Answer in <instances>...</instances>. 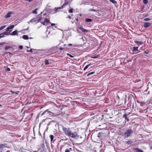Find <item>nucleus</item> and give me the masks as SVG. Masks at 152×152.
Masks as SVG:
<instances>
[{"instance_id":"nucleus-37","label":"nucleus","mask_w":152,"mask_h":152,"mask_svg":"<svg viewBox=\"0 0 152 152\" xmlns=\"http://www.w3.org/2000/svg\"><path fill=\"white\" fill-rule=\"evenodd\" d=\"M19 48L20 50H22L23 49V46L22 45H19Z\"/></svg>"},{"instance_id":"nucleus-18","label":"nucleus","mask_w":152,"mask_h":152,"mask_svg":"<svg viewBox=\"0 0 152 152\" xmlns=\"http://www.w3.org/2000/svg\"><path fill=\"white\" fill-rule=\"evenodd\" d=\"M72 151V149L71 148H70L68 149L67 148L65 150V152H71Z\"/></svg>"},{"instance_id":"nucleus-5","label":"nucleus","mask_w":152,"mask_h":152,"mask_svg":"<svg viewBox=\"0 0 152 152\" xmlns=\"http://www.w3.org/2000/svg\"><path fill=\"white\" fill-rule=\"evenodd\" d=\"M14 27V26L13 25H12L9 26L8 27V28L6 29L7 31H12V29Z\"/></svg>"},{"instance_id":"nucleus-25","label":"nucleus","mask_w":152,"mask_h":152,"mask_svg":"<svg viewBox=\"0 0 152 152\" xmlns=\"http://www.w3.org/2000/svg\"><path fill=\"white\" fill-rule=\"evenodd\" d=\"M50 137L51 140V142H52L54 138V136L52 135H51L50 136Z\"/></svg>"},{"instance_id":"nucleus-55","label":"nucleus","mask_w":152,"mask_h":152,"mask_svg":"<svg viewBox=\"0 0 152 152\" xmlns=\"http://www.w3.org/2000/svg\"><path fill=\"white\" fill-rule=\"evenodd\" d=\"M1 105H0V106H1Z\"/></svg>"},{"instance_id":"nucleus-30","label":"nucleus","mask_w":152,"mask_h":152,"mask_svg":"<svg viewBox=\"0 0 152 152\" xmlns=\"http://www.w3.org/2000/svg\"><path fill=\"white\" fill-rule=\"evenodd\" d=\"M6 27V25H4L2 26L1 27H0V30H2L4 28Z\"/></svg>"},{"instance_id":"nucleus-8","label":"nucleus","mask_w":152,"mask_h":152,"mask_svg":"<svg viewBox=\"0 0 152 152\" xmlns=\"http://www.w3.org/2000/svg\"><path fill=\"white\" fill-rule=\"evenodd\" d=\"M134 42L135 43H136L138 46L140 45H142L143 44V42H142V41H135Z\"/></svg>"},{"instance_id":"nucleus-52","label":"nucleus","mask_w":152,"mask_h":152,"mask_svg":"<svg viewBox=\"0 0 152 152\" xmlns=\"http://www.w3.org/2000/svg\"><path fill=\"white\" fill-rule=\"evenodd\" d=\"M80 16H81V14H80Z\"/></svg>"},{"instance_id":"nucleus-11","label":"nucleus","mask_w":152,"mask_h":152,"mask_svg":"<svg viewBox=\"0 0 152 152\" xmlns=\"http://www.w3.org/2000/svg\"><path fill=\"white\" fill-rule=\"evenodd\" d=\"M49 20L47 19H45L44 22H42L41 21V22L42 24L43 25H44L45 24V23H48L49 22Z\"/></svg>"},{"instance_id":"nucleus-29","label":"nucleus","mask_w":152,"mask_h":152,"mask_svg":"<svg viewBox=\"0 0 152 152\" xmlns=\"http://www.w3.org/2000/svg\"><path fill=\"white\" fill-rule=\"evenodd\" d=\"M11 48L12 47L11 46H6V47H5V50H8V49H9L10 48Z\"/></svg>"},{"instance_id":"nucleus-53","label":"nucleus","mask_w":152,"mask_h":152,"mask_svg":"<svg viewBox=\"0 0 152 152\" xmlns=\"http://www.w3.org/2000/svg\"><path fill=\"white\" fill-rule=\"evenodd\" d=\"M75 47V45H74V47Z\"/></svg>"},{"instance_id":"nucleus-39","label":"nucleus","mask_w":152,"mask_h":152,"mask_svg":"<svg viewBox=\"0 0 152 152\" xmlns=\"http://www.w3.org/2000/svg\"><path fill=\"white\" fill-rule=\"evenodd\" d=\"M66 18H69V19H71V17L70 16H68L67 17H66Z\"/></svg>"},{"instance_id":"nucleus-49","label":"nucleus","mask_w":152,"mask_h":152,"mask_svg":"<svg viewBox=\"0 0 152 152\" xmlns=\"http://www.w3.org/2000/svg\"><path fill=\"white\" fill-rule=\"evenodd\" d=\"M71 23H74V21H73H73H71Z\"/></svg>"},{"instance_id":"nucleus-38","label":"nucleus","mask_w":152,"mask_h":152,"mask_svg":"<svg viewBox=\"0 0 152 152\" xmlns=\"http://www.w3.org/2000/svg\"><path fill=\"white\" fill-rule=\"evenodd\" d=\"M27 51L28 52H32V49H31L30 50H27Z\"/></svg>"},{"instance_id":"nucleus-16","label":"nucleus","mask_w":152,"mask_h":152,"mask_svg":"<svg viewBox=\"0 0 152 152\" xmlns=\"http://www.w3.org/2000/svg\"><path fill=\"white\" fill-rule=\"evenodd\" d=\"M92 65V64L91 63L89 64H88L83 69L84 70H86L90 65Z\"/></svg>"},{"instance_id":"nucleus-19","label":"nucleus","mask_w":152,"mask_h":152,"mask_svg":"<svg viewBox=\"0 0 152 152\" xmlns=\"http://www.w3.org/2000/svg\"><path fill=\"white\" fill-rule=\"evenodd\" d=\"M125 119L127 121H129V119L127 117V115L126 114H125L123 116Z\"/></svg>"},{"instance_id":"nucleus-31","label":"nucleus","mask_w":152,"mask_h":152,"mask_svg":"<svg viewBox=\"0 0 152 152\" xmlns=\"http://www.w3.org/2000/svg\"><path fill=\"white\" fill-rule=\"evenodd\" d=\"M67 55L71 57V58H73L74 57V56L73 55H71L69 53H67Z\"/></svg>"},{"instance_id":"nucleus-34","label":"nucleus","mask_w":152,"mask_h":152,"mask_svg":"<svg viewBox=\"0 0 152 152\" xmlns=\"http://www.w3.org/2000/svg\"><path fill=\"white\" fill-rule=\"evenodd\" d=\"M143 1L144 3L145 4H146L148 2V1L147 0H143Z\"/></svg>"},{"instance_id":"nucleus-14","label":"nucleus","mask_w":152,"mask_h":152,"mask_svg":"<svg viewBox=\"0 0 152 152\" xmlns=\"http://www.w3.org/2000/svg\"><path fill=\"white\" fill-rule=\"evenodd\" d=\"M17 34L18 32L17 30H15L13 31L11 34V35H15Z\"/></svg>"},{"instance_id":"nucleus-4","label":"nucleus","mask_w":152,"mask_h":152,"mask_svg":"<svg viewBox=\"0 0 152 152\" xmlns=\"http://www.w3.org/2000/svg\"><path fill=\"white\" fill-rule=\"evenodd\" d=\"M70 3V2H68L66 0L65 1L64 4L61 7L57 8L56 10V11L57 12H58L59 10L63 9V8L64 7L65 5H68Z\"/></svg>"},{"instance_id":"nucleus-24","label":"nucleus","mask_w":152,"mask_h":152,"mask_svg":"<svg viewBox=\"0 0 152 152\" xmlns=\"http://www.w3.org/2000/svg\"><path fill=\"white\" fill-rule=\"evenodd\" d=\"M4 67L7 71H10L11 70L7 66H5Z\"/></svg>"},{"instance_id":"nucleus-47","label":"nucleus","mask_w":152,"mask_h":152,"mask_svg":"<svg viewBox=\"0 0 152 152\" xmlns=\"http://www.w3.org/2000/svg\"><path fill=\"white\" fill-rule=\"evenodd\" d=\"M55 25V24L54 23H52L51 24V25L52 26H54V25Z\"/></svg>"},{"instance_id":"nucleus-1","label":"nucleus","mask_w":152,"mask_h":152,"mask_svg":"<svg viewBox=\"0 0 152 152\" xmlns=\"http://www.w3.org/2000/svg\"><path fill=\"white\" fill-rule=\"evenodd\" d=\"M62 129L64 134L68 137L72 138H76L78 137L77 131L74 128H66L63 126Z\"/></svg>"},{"instance_id":"nucleus-6","label":"nucleus","mask_w":152,"mask_h":152,"mask_svg":"<svg viewBox=\"0 0 152 152\" xmlns=\"http://www.w3.org/2000/svg\"><path fill=\"white\" fill-rule=\"evenodd\" d=\"M151 25V24L149 23L145 22L144 23L143 25L144 27L145 28H147L149 27Z\"/></svg>"},{"instance_id":"nucleus-44","label":"nucleus","mask_w":152,"mask_h":152,"mask_svg":"<svg viewBox=\"0 0 152 152\" xmlns=\"http://www.w3.org/2000/svg\"><path fill=\"white\" fill-rule=\"evenodd\" d=\"M59 49H60V50H62L64 49V48H60Z\"/></svg>"},{"instance_id":"nucleus-27","label":"nucleus","mask_w":152,"mask_h":152,"mask_svg":"<svg viewBox=\"0 0 152 152\" xmlns=\"http://www.w3.org/2000/svg\"><path fill=\"white\" fill-rule=\"evenodd\" d=\"M46 112H48V113H50V111H48V110H45L44 112L42 114V115H44V114H45V113H46Z\"/></svg>"},{"instance_id":"nucleus-12","label":"nucleus","mask_w":152,"mask_h":152,"mask_svg":"<svg viewBox=\"0 0 152 152\" xmlns=\"http://www.w3.org/2000/svg\"><path fill=\"white\" fill-rule=\"evenodd\" d=\"M12 14V12H10L8 13L7 15H5V17L6 18L10 17Z\"/></svg>"},{"instance_id":"nucleus-36","label":"nucleus","mask_w":152,"mask_h":152,"mask_svg":"<svg viewBox=\"0 0 152 152\" xmlns=\"http://www.w3.org/2000/svg\"><path fill=\"white\" fill-rule=\"evenodd\" d=\"M132 143V142L130 141H128L126 142V144H130Z\"/></svg>"},{"instance_id":"nucleus-48","label":"nucleus","mask_w":152,"mask_h":152,"mask_svg":"<svg viewBox=\"0 0 152 152\" xmlns=\"http://www.w3.org/2000/svg\"><path fill=\"white\" fill-rule=\"evenodd\" d=\"M76 20L77 21H78V18H77L76 19Z\"/></svg>"},{"instance_id":"nucleus-50","label":"nucleus","mask_w":152,"mask_h":152,"mask_svg":"<svg viewBox=\"0 0 152 152\" xmlns=\"http://www.w3.org/2000/svg\"><path fill=\"white\" fill-rule=\"evenodd\" d=\"M93 58H96V57H94Z\"/></svg>"},{"instance_id":"nucleus-3","label":"nucleus","mask_w":152,"mask_h":152,"mask_svg":"<svg viewBox=\"0 0 152 152\" xmlns=\"http://www.w3.org/2000/svg\"><path fill=\"white\" fill-rule=\"evenodd\" d=\"M42 19L40 18L38 19H37L36 18H34L30 20V21L28 23H36L37 22H41V20Z\"/></svg>"},{"instance_id":"nucleus-42","label":"nucleus","mask_w":152,"mask_h":152,"mask_svg":"<svg viewBox=\"0 0 152 152\" xmlns=\"http://www.w3.org/2000/svg\"><path fill=\"white\" fill-rule=\"evenodd\" d=\"M100 136V133H99L98 134V137H99Z\"/></svg>"},{"instance_id":"nucleus-28","label":"nucleus","mask_w":152,"mask_h":152,"mask_svg":"<svg viewBox=\"0 0 152 152\" xmlns=\"http://www.w3.org/2000/svg\"><path fill=\"white\" fill-rule=\"evenodd\" d=\"M45 65H48L49 64V63L48 62V60H46L45 61Z\"/></svg>"},{"instance_id":"nucleus-17","label":"nucleus","mask_w":152,"mask_h":152,"mask_svg":"<svg viewBox=\"0 0 152 152\" xmlns=\"http://www.w3.org/2000/svg\"><path fill=\"white\" fill-rule=\"evenodd\" d=\"M10 92H11L12 94H16L18 95L19 94V91H14L12 90H10Z\"/></svg>"},{"instance_id":"nucleus-45","label":"nucleus","mask_w":152,"mask_h":152,"mask_svg":"<svg viewBox=\"0 0 152 152\" xmlns=\"http://www.w3.org/2000/svg\"><path fill=\"white\" fill-rule=\"evenodd\" d=\"M6 53H7L9 54H12L10 52H6Z\"/></svg>"},{"instance_id":"nucleus-33","label":"nucleus","mask_w":152,"mask_h":152,"mask_svg":"<svg viewBox=\"0 0 152 152\" xmlns=\"http://www.w3.org/2000/svg\"><path fill=\"white\" fill-rule=\"evenodd\" d=\"M37 9H35V10H34L33 13L34 14H37Z\"/></svg>"},{"instance_id":"nucleus-22","label":"nucleus","mask_w":152,"mask_h":152,"mask_svg":"<svg viewBox=\"0 0 152 152\" xmlns=\"http://www.w3.org/2000/svg\"><path fill=\"white\" fill-rule=\"evenodd\" d=\"M4 34L2 35H1V34H0V39L3 38L4 37V34H6L7 35L8 34H7V32H4Z\"/></svg>"},{"instance_id":"nucleus-43","label":"nucleus","mask_w":152,"mask_h":152,"mask_svg":"<svg viewBox=\"0 0 152 152\" xmlns=\"http://www.w3.org/2000/svg\"><path fill=\"white\" fill-rule=\"evenodd\" d=\"M72 44H68L67 45L68 46H72Z\"/></svg>"},{"instance_id":"nucleus-13","label":"nucleus","mask_w":152,"mask_h":152,"mask_svg":"<svg viewBox=\"0 0 152 152\" xmlns=\"http://www.w3.org/2000/svg\"><path fill=\"white\" fill-rule=\"evenodd\" d=\"M93 20L90 18H86L85 19V22L86 23H88L92 21Z\"/></svg>"},{"instance_id":"nucleus-15","label":"nucleus","mask_w":152,"mask_h":152,"mask_svg":"<svg viewBox=\"0 0 152 152\" xmlns=\"http://www.w3.org/2000/svg\"><path fill=\"white\" fill-rule=\"evenodd\" d=\"M145 7L144 6H140L139 7V9L141 11H142L144 9V8Z\"/></svg>"},{"instance_id":"nucleus-23","label":"nucleus","mask_w":152,"mask_h":152,"mask_svg":"<svg viewBox=\"0 0 152 152\" xmlns=\"http://www.w3.org/2000/svg\"><path fill=\"white\" fill-rule=\"evenodd\" d=\"M109 1L114 4H116L117 3V2L115 0H109Z\"/></svg>"},{"instance_id":"nucleus-41","label":"nucleus","mask_w":152,"mask_h":152,"mask_svg":"<svg viewBox=\"0 0 152 152\" xmlns=\"http://www.w3.org/2000/svg\"><path fill=\"white\" fill-rule=\"evenodd\" d=\"M144 53H146V54H148V52H146V51H144Z\"/></svg>"},{"instance_id":"nucleus-10","label":"nucleus","mask_w":152,"mask_h":152,"mask_svg":"<svg viewBox=\"0 0 152 152\" xmlns=\"http://www.w3.org/2000/svg\"><path fill=\"white\" fill-rule=\"evenodd\" d=\"M6 147L5 145H4L2 144L0 146V152L2 151L3 149L4 148Z\"/></svg>"},{"instance_id":"nucleus-9","label":"nucleus","mask_w":152,"mask_h":152,"mask_svg":"<svg viewBox=\"0 0 152 152\" xmlns=\"http://www.w3.org/2000/svg\"><path fill=\"white\" fill-rule=\"evenodd\" d=\"M134 150L136 152H143V151L142 150L139 149L138 148H135L134 149Z\"/></svg>"},{"instance_id":"nucleus-40","label":"nucleus","mask_w":152,"mask_h":152,"mask_svg":"<svg viewBox=\"0 0 152 152\" xmlns=\"http://www.w3.org/2000/svg\"><path fill=\"white\" fill-rule=\"evenodd\" d=\"M5 44V42H0V45H4Z\"/></svg>"},{"instance_id":"nucleus-32","label":"nucleus","mask_w":152,"mask_h":152,"mask_svg":"<svg viewBox=\"0 0 152 152\" xmlns=\"http://www.w3.org/2000/svg\"><path fill=\"white\" fill-rule=\"evenodd\" d=\"M95 73L94 72H93L90 73H89L87 75L88 76H89V75H91Z\"/></svg>"},{"instance_id":"nucleus-20","label":"nucleus","mask_w":152,"mask_h":152,"mask_svg":"<svg viewBox=\"0 0 152 152\" xmlns=\"http://www.w3.org/2000/svg\"><path fill=\"white\" fill-rule=\"evenodd\" d=\"M22 38L25 39H28V36L27 35H23L22 37Z\"/></svg>"},{"instance_id":"nucleus-54","label":"nucleus","mask_w":152,"mask_h":152,"mask_svg":"<svg viewBox=\"0 0 152 152\" xmlns=\"http://www.w3.org/2000/svg\"><path fill=\"white\" fill-rule=\"evenodd\" d=\"M52 50L51 49H50V50Z\"/></svg>"},{"instance_id":"nucleus-2","label":"nucleus","mask_w":152,"mask_h":152,"mask_svg":"<svg viewBox=\"0 0 152 152\" xmlns=\"http://www.w3.org/2000/svg\"><path fill=\"white\" fill-rule=\"evenodd\" d=\"M133 131L131 129H127L125 132L124 136L125 138H128L131 136L132 134Z\"/></svg>"},{"instance_id":"nucleus-46","label":"nucleus","mask_w":152,"mask_h":152,"mask_svg":"<svg viewBox=\"0 0 152 152\" xmlns=\"http://www.w3.org/2000/svg\"><path fill=\"white\" fill-rule=\"evenodd\" d=\"M26 1H28L29 2H31V1H32L33 0H26Z\"/></svg>"},{"instance_id":"nucleus-7","label":"nucleus","mask_w":152,"mask_h":152,"mask_svg":"<svg viewBox=\"0 0 152 152\" xmlns=\"http://www.w3.org/2000/svg\"><path fill=\"white\" fill-rule=\"evenodd\" d=\"M79 28L84 32H88L89 31V30L85 29L83 27H80Z\"/></svg>"},{"instance_id":"nucleus-51","label":"nucleus","mask_w":152,"mask_h":152,"mask_svg":"<svg viewBox=\"0 0 152 152\" xmlns=\"http://www.w3.org/2000/svg\"><path fill=\"white\" fill-rule=\"evenodd\" d=\"M64 46H66V45H64Z\"/></svg>"},{"instance_id":"nucleus-26","label":"nucleus","mask_w":152,"mask_h":152,"mask_svg":"<svg viewBox=\"0 0 152 152\" xmlns=\"http://www.w3.org/2000/svg\"><path fill=\"white\" fill-rule=\"evenodd\" d=\"M73 11H74V10L72 8H71L69 10V12L70 13H72L73 12Z\"/></svg>"},{"instance_id":"nucleus-35","label":"nucleus","mask_w":152,"mask_h":152,"mask_svg":"<svg viewBox=\"0 0 152 152\" xmlns=\"http://www.w3.org/2000/svg\"><path fill=\"white\" fill-rule=\"evenodd\" d=\"M151 19L149 18H146L144 19V20L145 21H148L150 20Z\"/></svg>"},{"instance_id":"nucleus-21","label":"nucleus","mask_w":152,"mask_h":152,"mask_svg":"<svg viewBox=\"0 0 152 152\" xmlns=\"http://www.w3.org/2000/svg\"><path fill=\"white\" fill-rule=\"evenodd\" d=\"M138 47H133V50L134 51H138Z\"/></svg>"}]
</instances>
